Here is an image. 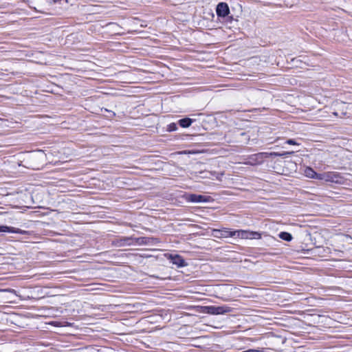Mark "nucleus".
I'll use <instances>...</instances> for the list:
<instances>
[{
	"mask_svg": "<svg viewBox=\"0 0 352 352\" xmlns=\"http://www.w3.org/2000/svg\"><path fill=\"white\" fill-rule=\"evenodd\" d=\"M204 312L211 315L225 314L232 311V308L227 305L223 306H206L204 307Z\"/></svg>",
	"mask_w": 352,
	"mask_h": 352,
	"instance_id": "1",
	"label": "nucleus"
},
{
	"mask_svg": "<svg viewBox=\"0 0 352 352\" xmlns=\"http://www.w3.org/2000/svg\"><path fill=\"white\" fill-rule=\"evenodd\" d=\"M234 238H239L242 239H260L261 235L260 233L256 232H252L244 230H234Z\"/></svg>",
	"mask_w": 352,
	"mask_h": 352,
	"instance_id": "2",
	"label": "nucleus"
},
{
	"mask_svg": "<svg viewBox=\"0 0 352 352\" xmlns=\"http://www.w3.org/2000/svg\"><path fill=\"white\" fill-rule=\"evenodd\" d=\"M186 200L192 203H208L212 201V198L210 196L188 194L186 195Z\"/></svg>",
	"mask_w": 352,
	"mask_h": 352,
	"instance_id": "3",
	"label": "nucleus"
},
{
	"mask_svg": "<svg viewBox=\"0 0 352 352\" xmlns=\"http://www.w3.org/2000/svg\"><path fill=\"white\" fill-rule=\"evenodd\" d=\"M349 106H350L349 104H346V103H344L343 102L336 101V102H333V108L334 110V111L333 112V114L335 116L338 117V116H339L338 111H340L341 116L340 117L346 116L347 113L346 111L349 109Z\"/></svg>",
	"mask_w": 352,
	"mask_h": 352,
	"instance_id": "4",
	"label": "nucleus"
},
{
	"mask_svg": "<svg viewBox=\"0 0 352 352\" xmlns=\"http://www.w3.org/2000/svg\"><path fill=\"white\" fill-rule=\"evenodd\" d=\"M165 256L177 267H182L187 265L186 261L179 254H166Z\"/></svg>",
	"mask_w": 352,
	"mask_h": 352,
	"instance_id": "5",
	"label": "nucleus"
},
{
	"mask_svg": "<svg viewBox=\"0 0 352 352\" xmlns=\"http://www.w3.org/2000/svg\"><path fill=\"white\" fill-rule=\"evenodd\" d=\"M339 175L335 172H327L320 173L319 180H323L328 182H339Z\"/></svg>",
	"mask_w": 352,
	"mask_h": 352,
	"instance_id": "6",
	"label": "nucleus"
},
{
	"mask_svg": "<svg viewBox=\"0 0 352 352\" xmlns=\"http://www.w3.org/2000/svg\"><path fill=\"white\" fill-rule=\"evenodd\" d=\"M265 155H266L265 154L264 152L252 155L251 156H250L248 162L246 164L252 166L261 164L264 161Z\"/></svg>",
	"mask_w": 352,
	"mask_h": 352,
	"instance_id": "7",
	"label": "nucleus"
},
{
	"mask_svg": "<svg viewBox=\"0 0 352 352\" xmlns=\"http://www.w3.org/2000/svg\"><path fill=\"white\" fill-rule=\"evenodd\" d=\"M217 15L219 17L224 18L230 14V9L226 3L221 2L217 6Z\"/></svg>",
	"mask_w": 352,
	"mask_h": 352,
	"instance_id": "8",
	"label": "nucleus"
},
{
	"mask_svg": "<svg viewBox=\"0 0 352 352\" xmlns=\"http://www.w3.org/2000/svg\"><path fill=\"white\" fill-rule=\"evenodd\" d=\"M115 245L117 247L121 248V247L134 245L135 242L133 241V237H123V238L117 239L116 241L115 242Z\"/></svg>",
	"mask_w": 352,
	"mask_h": 352,
	"instance_id": "9",
	"label": "nucleus"
},
{
	"mask_svg": "<svg viewBox=\"0 0 352 352\" xmlns=\"http://www.w3.org/2000/svg\"><path fill=\"white\" fill-rule=\"evenodd\" d=\"M0 232H9V233L25 234L27 233V231L21 230L19 228H16L14 227L7 226H0Z\"/></svg>",
	"mask_w": 352,
	"mask_h": 352,
	"instance_id": "10",
	"label": "nucleus"
},
{
	"mask_svg": "<svg viewBox=\"0 0 352 352\" xmlns=\"http://www.w3.org/2000/svg\"><path fill=\"white\" fill-rule=\"evenodd\" d=\"M304 173L306 177L319 180L320 174L315 172L311 168L306 167Z\"/></svg>",
	"mask_w": 352,
	"mask_h": 352,
	"instance_id": "11",
	"label": "nucleus"
},
{
	"mask_svg": "<svg viewBox=\"0 0 352 352\" xmlns=\"http://www.w3.org/2000/svg\"><path fill=\"white\" fill-rule=\"evenodd\" d=\"M152 240H153V239L148 238V237L133 238V241L135 242V245H139L149 244Z\"/></svg>",
	"mask_w": 352,
	"mask_h": 352,
	"instance_id": "12",
	"label": "nucleus"
},
{
	"mask_svg": "<svg viewBox=\"0 0 352 352\" xmlns=\"http://www.w3.org/2000/svg\"><path fill=\"white\" fill-rule=\"evenodd\" d=\"M234 230H231L227 228H222V234H221L222 239L223 238H228V237L234 238Z\"/></svg>",
	"mask_w": 352,
	"mask_h": 352,
	"instance_id": "13",
	"label": "nucleus"
},
{
	"mask_svg": "<svg viewBox=\"0 0 352 352\" xmlns=\"http://www.w3.org/2000/svg\"><path fill=\"white\" fill-rule=\"evenodd\" d=\"M192 123V120L188 118H183L179 120V125L183 128L189 127Z\"/></svg>",
	"mask_w": 352,
	"mask_h": 352,
	"instance_id": "14",
	"label": "nucleus"
},
{
	"mask_svg": "<svg viewBox=\"0 0 352 352\" xmlns=\"http://www.w3.org/2000/svg\"><path fill=\"white\" fill-rule=\"evenodd\" d=\"M279 237L286 241H291L292 240V236L290 233L287 232H281L278 234Z\"/></svg>",
	"mask_w": 352,
	"mask_h": 352,
	"instance_id": "15",
	"label": "nucleus"
},
{
	"mask_svg": "<svg viewBox=\"0 0 352 352\" xmlns=\"http://www.w3.org/2000/svg\"><path fill=\"white\" fill-rule=\"evenodd\" d=\"M241 138L245 137V140H243V139L238 138L236 140V142H243V143H248L250 140V135L247 134L245 132H242L239 134Z\"/></svg>",
	"mask_w": 352,
	"mask_h": 352,
	"instance_id": "16",
	"label": "nucleus"
},
{
	"mask_svg": "<svg viewBox=\"0 0 352 352\" xmlns=\"http://www.w3.org/2000/svg\"><path fill=\"white\" fill-rule=\"evenodd\" d=\"M222 229H213L212 235L217 239H222L221 237Z\"/></svg>",
	"mask_w": 352,
	"mask_h": 352,
	"instance_id": "17",
	"label": "nucleus"
},
{
	"mask_svg": "<svg viewBox=\"0 0 352 352\" xmlns=\"http://www.w3.org/2000/svg\"><path fill=\"white\" fill-rule=\"evenodd\" d=\"M264 153L266 155L265 158H267V157H270L272 156H279L280 157V153H276V152H271V153L264 152Z\"/></svg>",
	"mask_w": 352,
	"mask_h": 352,
	"instance_id": "18",
	"label": "nucleus"
},
{
	"mask_svg": "<svg viewBox=\"0 0 352 352\" xmlns=\"http://www.w3.org/2000/svg\"><path fill=\"white\" fill-rule=\"evenodd\" d=\"M177 125L175 123H171V124H168V130L169 131H175V130H177Z\"/></svg>",
	"mask_w": 352,
	"mask_h": 352,
	"instance_id": "19",
	"label": "nucleus"
},
{
	"mask_svg": "<svg viewBox=\"0 0 352 352\" xmlns=\"http://www.w3.org/2000/svg\"><path fill=\"white\" fill-rule=\"evenodd\" d=\"M286 143L290 145H300V143L296 142L294 140L289 139L286 141Z\"/></svg>",
	"mask_w": 352,
	"mask_h": 352,
	"instance_id": "20",
	"label": "nucleus"
},
{
	"mask_svg": "<svg viewBox=\"0 0 352 352\" xmlns=\"http://www.w3.org/2000/svg\"><path fill=\"white\" fill-rule=\"evenodd\" d=\"M294 153V151H285L280 153V157H286Z\"/></svg>",
	"mask_w": 352,
	"mask_h": 352,
	"instance_id": "21",
	"label": "nucleus"
},
{
	"mask_svg": "<svg viewBox=\"0 0 352 352\" xmlns=\"http://www.w3.org/2000/svg\"><path fill=\"white\" fill-rule=\"evenodd\" d=\"M243 352H264V351L263 350H258V349H248Z\"/></svg>",
	"mask_w": 352,
	"mask_h": 352,
	"instance_id": "22",
	"label": "nucleus"
},
{
	"mask_svg": "<svg viewBox=\"0 0 352 352\" xmlns=\"http://www.w3.org/2000/svg\"><path fill=\"white\" fill-rule=\"evenodd\" d=\"M3 292H10V293H12V294H16V291L13 289H3L2 290Z\"/></svg>",
	"mask_w": 352,
	"mask_h": 352,
	"instance_id": "23",
	"label": "nucleus"
},
{
	"mask_svg": "<svg viewBox=\"0 0 352 352\" xmlns=\"http://www.w3.org/2000/svg\"><path fill=\"white\" fill-rule=\"evenodd\" d=\"M222 175H223V174H221V175H219V174H216V176H215V177H216V178H217V179L220 180V179H221V177Z\"/></svg>",
	"mask_w": 352,
	"mask_h": 352,
	"instance_id": "24",
	"label": "nucleus"
},
{
	"mask_svg": "<svg viewBox=\"0 0 352 352\" xmlns=\"http://www.w3.org/2000/svg\"><path fill=\"white\" fill-rule=\"evenodd\" d=\"M344 238L346 239H351V237L350 236H348V235L345 236Z\"/></svg>",
	"mask_w": 352,
	"mask_h": 352,
	"instance_id": "25",
	"label": "nucleus"
}]
</instances>
